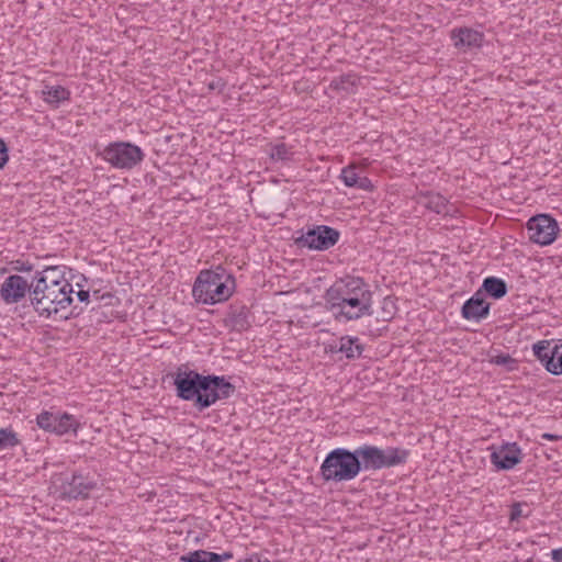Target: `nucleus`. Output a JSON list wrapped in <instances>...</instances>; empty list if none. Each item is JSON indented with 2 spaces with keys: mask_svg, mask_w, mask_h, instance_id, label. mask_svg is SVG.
I'll return each instance as SVG.
<instances>
[{
  "mask_svg": "<svg viewBox=\"0 0 562 562\" xmlns=\"http://www.w3.org/2000/svg\"><path fill=\"white\" fill-rule=\"evenodd\" d=\"M176 395L183 401L193 402V406L203 412L220 400L231 397L235 386L223 375H204L181 366L173 374Z\"/></svg>",
  "mask_w": 562,
  "mask_h": 562,
  "instance_id": "obj_1",
  "label": "nucleus"
},
{
  "mask_svg": "<svg viewBox=\"0 0 562 562\" xmlns=\"http://www.w3.org/2000/svg\"><path fill=\"white\" fill-rule=\"evenodd\" d=\"M236 288L235 278L222 266L202 270L198 274L192 294L198 303L214 305L227 301Z\"/></svg>",
  "mask_w": 562,
  "mask_h": 562,
  "instance_id": "obj_2",
  "label": "nucleus"
},
{
  "mask_svg": "<svg viewBox=\"0 0 562 562\" xmlns=\"http://www.w3.org/2000/svg\"><path fill=\"white\" fill-rule=\"evenodd\" d=\"M72 288H61L52 284L33 282L30 293V306L40 317L49 318L53 315H60L65 319L67 315H61L72 303Z\"/></svg>",
  "mask_w": 562,
  "mask_h": 562,
  "instance_id": "obj_3",
  "label": "nucleus"
},
{
  "mask_svg": "<svg viewBox=\"0 0 562 562\" xmlns=\"http://www.w3.org/2000/svg\"><path fill=\"white\" fill-rule=\"evenodd\" d=\"M360 474V464L353 450L335 448L329 451L319 467L324 482H349Z\"/></svg>",
  "mask_w": 562,
  "mask_h": 562,
  "instance_id": "obj_4",
  "label": "nucleus"
},
{
  "mask_svg": "<svg viewBox=\"0 0 562 562\" xmlns=\"http://www.w3.org/2000/svg\"><path fill=\"white\" fill-rule=\"evenodd\" d=\"M362 471H378L390 469L406 463L409 450L400 447L385 449L372 445H361L353 450Z\"/></svg>",
  "mask_w": 562,
  "mask_h": 562,
  "instance_id": "obj_5",
  "label": "nucleus"
},
{
  "mask_svg": "<svg viewBox=\"0 0 562 562\" xmlns=\"http://www.w3.org/2000/svg\"><path fill=\"white\" fill-rule=\"evenodd\" d=\"M53 488L61 501L87 499L98 488V482L80 471H67L53 476Z\"/></svg>",
  "mask_w": 562,
  "mask_h": 562,
  "instance_id": "obj_6",
  "label": "nucleus"
},
{
  "mask_svg": "<svg viewBox=\"0 0 562 562\" xmlns=\"http://www.w3.org/2000/svg\"><path fill=\"white\" fill-rule=\"evenodd\" d=\"M100 155L112 168L127 171L140 165L145 158L139 146L124 140L109 143Z\"/></svg>",
  "mask_w": 562,
  "mask_h": 562,
  "instance_id": "obj_7",
  "label": "nucleus"
},
{
  "mask_svg": "<svg viewBox=\"0 0 562 562\" xmlns=\"http://www.w3.org/2000/svg\"><path fill=\"white\" fill-rule=\"evenodd\" d=\"M372 292L348 297L341 302L325 305V310L331 313L334 319L339 323L357 321L363 316H372Z\"/></svg>",
  "mask_w": 562,
  "mask_h": 562,
  "instance_id": "obj_8",
  "label": "nucleus"
},
{
  "mask_svg": "<svg viewBox=\"0 0 562 562\" xmlns=\"http://www.w3.org/2000/svg\"><path fill=\"white\" fill-rule=\"evenodd\" d=\"M371 292L370 285L360 277L346 276L336 280L324 293L325 305Z\"/></svg>",
  "mask_w": 562,
  "mask_h": 562,
  "instance_id": "obj_9",
  "label": "nucleus"
},
{
  "mask_svg": "<svg viewBox=\"0 0 562 562\" xmlns=\"http://www.w3.org/2000/svg\"><path fill=\"white\" fill-rule=\"evenodd\" d=\"M340 233L330 226L318 225L308 228L295 239V244L301 248L312 250H327L335 246L339 240Z\"/></svg>",
  "mask_w": 562,
  "mask_h": 562,
  "instance_id": "obj_10",
  "label": "nucleus"
},
{
  "mask_svg": "<svg viewBox=\"0 0 562 562\" xmlns=\"http://www.w3.org/2000/svg\"><path fill=\"white\" fill-rule=\"evenodd\" d=\"M559 232L557 221L548 214H537L529 218V240L541 246L550 245Z\"/></svg>",
  "mask_w": 562,
  "mask_h": 562,
  "instance_id": "obj_11",
  "label": "nucleus"
},
{
  "mask_svg": "<svg viewBox=\"0 0 562 562\" xmlns=\"http://www.w3.org/2000/svg\"><path fill=\"white\" fill-rule=\"evenodd\" d=\"M36 423L40 428L56 435H65L69 431L76 432L79 423L74 415L68 413H52L44 411L36 417Z\"/></svg>",
  "mask_w": 562,
  "mask_h": 562,
  "instance_id": "obj_12",
  "label": "nucleus"
},
{
  "mask_svg": "<svg viewBox=\"0 0 562 562\" xmlns=\"http://www.w3.org/2000/svg\"><path fill=\"white\" fill-rule=\"evenodd\" d=\"M33 286V279L29 282L20 274H11L4 279L0 288V297L7 305L18 304L30 293Z\"/></svg>",
  "mask_w": 562,
  "mask_h": 562,
  "instance_id": "obj_13",
  "label": "nucleus"
},
{
  "mask_svg": "<svg viewBox=\"0 0 562 562\" xmlns=\"http://www.w3.org/2000/svg\"><path fill=\"white\" fill-rule=\"evenodd\" d=\"M450 38L457 49L467 52L469 49L479 48L484 41L483 33L471 27H456L450 32Z\"/></svg>",
  "mask_w": 562,
  "mask_h": 562,
  "instance_id": "obj_14",
  "label": "nucleus"
},
{
  "mask_svg": "<svg viewBox=\"0 0 562 562\" xmlns=\"http://www.w3.org/2000/svg\"><path fill=\"white\" fill-rule=\"evenodd\" d=\"M490 314V303L484 299L482 291H476L467 300L461 308V315L468 321L480 322Z\"/></svg>",
  "mask_w": 562,
  "mask_h": 562,
  "instance_id": "obj_15",
  "label": "nucleus"
},
{
  "mask_svg": "<svg viewBox=\"0 0 562 562\" xmlns=\"http://www.w3.org/2000/svg\"><path fill=\"white\" fill-rule=\"evenodd\" d=\"M491 462L499 470L513 469L520 462V449L516 443H507L491 453Z\"/></svg>",
  "mask_w": 562,
  "mask_h": 562,
  "instance_id": "obj_16",
  "label": "nucleus"
},
{
  "mask_svg": "<svg viewBox=\"0 0 562 562\" xmlns=\"http://www.w3.org/2000/svg\"><path fill=\"white\" fill-rule=\"evenodd\" d=\"M33 282L57 285L61 288H72L71 283L65 278V267L47 266L33 276Z\"/></svg>",
  "mask_w": 562,
  "mask_h": 562,
  "instance_id": "obj_17",
  "label": "nucleus"
},
{
  "mask_svg": "<svg viewBox=\"0 0 562 562\" xmlns=\"http://www.w3.org/2000/svg\"><path fill=\"white\" fill-rule=\"evenodd\" d=\"M225 325L232 330L241 333L250 327V313L244 304H233L225 318Z\"/></svg>",
  "mask_w": 562,
  "mask_h": 562,
  "instance_id": "obj_18",
  "label": "nucleus"
},
{
  "mask_svg": "<svg viewBox=\"0 0 562 562\" xmlns=\"http://www.w3.org/2000/svg\"><path fill=\"white\" fill-rule=\"evenodd\" d=\"M418 203L439 215H448L450 213L448 200L437 192H422Z\"/></svg>",
  "mask_w": 562,
  "mask_h": 562,
  "instance_id": "obj_19",
  "label": "nucleus"
},
{
  "mask_svg": "<svg viewBox=\"0 0 562 562\" xmlns=\"http://www.w3.org/2000/svg\"><path fill=\"white\" fill-rule=\"evenodd\" d=\"M339 179L348 188H355L363 191L373 190L371 180L368 177L359 176L355 166H347L342 168Z\"/></svg>",
  "mask_w": 562,
  "mask_h": 562,
  "instance_id": "obj_20",
  "label": "nucleus"
},
{
  "mask_svg": "<svg viewBox=\"0 0 562 562\" xmlns=\"http://www.w3.org/2000/svg\"><path fill=\"white\" fill-rule=\"evenodd\" d=\"M477 291H482L483 294L486 293L491 297L498 300L507 294V284L501 278L487 277L483 280V283Z\"/></svg>",
  "mask_w": 562,
  "mask_h": 562,
  "instance_id": "obj_21",
  "label": "nucleus"
},
{
  "mask_svg": "<svg viewBox=\"0 0 562 562\" xmlns=\"http://www.w3.org/2000/svg\"><path fill=\"white\" fill-rule=\"evenodd\" d=\"M42 95L45 102L57 108L59 103L69 100L70 91L61 86L46 85L42 90Z\"/></svg>",
  "mask_w": 562,
  "mask_h": 562,
  "instance_id": "obj_22",
  "label": "nucleus"
},
{
  "mask_svg": "<svg viewBox=\"0 0 562 562\" xmlns=\"http://www.w3.org/2000/svg\"><path fill=\"white\" fill-rule=\"evenodd\" d=\"M338 350L345 353L347 359H357L363 352V345L358 337L344 336L339 339Z\"/></svg>",
  "mask_w": 562,
  "mask_h": 562,
  "instance_id": "obj_23",
  "label": "nucleus"
},
{
  "mask_svg": "<svg viewBox=\"0 0 562 562\" xmlns=\"http://www.w3.org/2000/svg\"><path fill=\"white\" fill-rule=\"evenodd\" d=\"M267 154L269 155L270 159L273 162H283V164L293 160V156H294L292 146H289L285 143H278V144L269 145Z\"/></svg>",
  "mask_w": 562,
  "mask_h": 562,
  "instance_id": "obj_24",
  "label": "nucleus"
},
{
  "mask_svg": "<svg viewBox=\"0 0 562 562\" xmlns=\"http://www.w3.org/2000/svg\"><path fill=\"white\" fill-rule=\"evenodd\" d=\"M554 351V346L551 347L550 341L542 340L538 344L533 345V352L535 356L538 358V360L544 366V368L548 370V361L551 360L555 361V357H553L552 352Z\"/></svg>",
  "mask_w": 562,
  "mask_h": 562,
  "instance_id": "obj_25",
  "label": "nucleus"
},
{
  "mask_svg": "<svg viewBox=\"0 0 562 562\" xmlns=\"http://www.w3.org/2000/svg\"><path fill=\"white\" fill-rule=\"evenodd\" d=\"M20 445L19 435L12 427L0 428V450L12 449Z\"/></svg>",
  "mask_w": 562,
  "mask_h": 562,
  "instance_id": "obj_26",
  "label": "nucleus"
},
{
  "mask_svg": "<svg viewBox=\"0 0 562 562\" xmlns=\"http://www.w3.org/2000/svg\"><path fill=\"white\" fill-rule=\"evenodd\" d=\"M356 86V77L350 74L341 75L334 78L330 81V89L337 91L352 92V88Z\"/></svg>",
  "mask_w": 562,
  "mask_h": 562,
  "instance_id": "obj_27",
  "label": "nucleus"
},
{
  "mask_svg": "<svg viewBox=\"0 0 562 562\" xmlns=\"http://www.w3.org/2000/svg\"><path fill=\"white\" fill-rule=\"evenodd\" d=\"M217 558L214 557V552L205 550H195L187 554L181 555L180 561L182 562H215Z\"/></svg>",
  "mask_w": 562,
  "mask_h": 562,
  "instance_id": "obj_28",
  "label": "nucleus"
},
{
  "mask_svg": "<svg viewBox=\"0 0 562 562\" xmlns=\"http://www.w3.org/2000/svg\"><path fill=\"white\" fill-rule=\"evenodd\" d=\"M553 357H555V361H548V372L559 375L562 374V342L554 345V351L552 352Z\"/></svg>",
  "mask_w": 562,
  "mask_h": 562,
  "instance_id": "obj_29",
  "label": "nucleus"
},
{
  "mask_svg": "<svg viewBox=\"0 0 562 562\" xmlns=\"http://www.w3.org/2000/svg\"><path fill=\"white\" fill-rule=\"evenodd\" d=\"M395 310L396 306L394 299L391 296L384 297L382 302V319L391 321L395 314Z\"/></svg>",
  "mask_w": 562,
  "mask_h": 562,
  "instance_id": "obj_30",
  "label": "nucleus"
},
{
  "mask_svg": "<svg viewBox=\"0 0 562 562\" xmlns=\"http://www.w3.org/2000/svg\"><path fill=\"white\" fill-rule=\"evenodd\" d=\"M9 148L5 142L0 138V167H4L9 160Z\"/></svg>",
  "mask_w": 562,
  "mask_h": 562,
  "instance_id": "obj_31",
  "label": "nucleus"
},
{
  "mask_svg": "<svg viewBox=\"0 0 562 562\" xmlns=\"http://www.w3.org/2000/svg\"><path fill=\"white\" fill-rule=\"evenodd\" d=\"M13 269L18 272H31L33 270V265L27 261L16 260Z\"/></svg>",
  "mask_w": 562,
  "mask_h": 562,
  "instance_id": "obj_32",
  "label": "nucleus"
},
{
  "mask_svg": "<svg viewBox=\"0 0 562 562\" xmlns=\"http://www.w3.org/2000/svg\"><path fill=\"white\" fill-rule=\"evenodd\" d=\"M521 504L520 503H515L513 504L512 506V509H510V515H509V518L512 521L518 519L520 516H521Z\"/></svg>",
  "mask_w": 562,
  "mask_h": 562,
  "instance_id": "obj_33",
  "label": "nucleus"
},
{
  "mask_svg": "<svg viewBox=\"0 0 562 562\" xmlns=\"http://www.w3.org/2000/svg\"><path fill=\"white\" fill-rule=\"evenodd\" d=\"M224 87L225 82L222 79L212 80L207 83L209 90H218L221 92Z\"/></svg>",
  "mask_w": 562,
  "mask_h": 562,
  "instance_id": "obj_34",
  "label": "nucleus"
},
{
  "mask_svg": "<svg viewBox=\"0 0 562 562\" xmlns=\"http://www.w3.org/2000/svg\"><path fill=\"white\" fill-rule=\"evenodd\" d=\"M238 562H270L268 559H263L258 554L249 555L245 559L239 560Z\"/></svg>",
  "mask_w": 562,
  "mask_h": 562,
  "instance_id": "obj_35",
  "label": "nucleus"
},
{
  "mask_svg": "<svg viewBox=\"0 0 562 562\" xmlns=\"http://www.w3.org/2000/svg\"><path fill=\"white\" fill-rule=\"evenodd\" d=\"M214 557L217 558L215 562H224L231 560L233 558V553L231 551H226L221 554L214 552Z\"/></svg>",
  "mask_w": 562,
  "mask_h": 562,
  "instance_id": "obj_36",
  "label": "nucleus"
},
{
  "mask_svg": "<svg viewBox=\"0 0 562 562\" xmlns=\"http://www.w3.org/2000/svg\"><path fill=\"white\" fill-rule=\"evenodd\" d=\"M77 297L80 302L89 303L90 293L86 290H79L77 292Z\"/></svg>",
  "mask_w": 562,
  "mask_h": 562,
  "instance_id": "obj_37",
  "label": "nucleus"
},
{
  "mask_svg": "<svg viewBox=\"0 0 562 562\" xmlns=\"http://www.w3.org/2000/svg\"><path fill=\"white\" fill-rule=\"evenodd\" d=\"M551 557L554 562H562V548L552 550Z\"/></svg>",
  "mask_w": 562,
  "mask_h": 562,
  "instance_id": "obj_38",
  "label": "nucleus"
},
{
  "mask_svg": "<svg viewBox=\"0 0 562 562\" xmlns=\"http://www.w3.org/2000/svg\"><path fill=\"white\" fill-rule=\"evenodd\" d=\"M542 438L548 439V440H558V439H562V436L553 435V434H543Z\"/></svg>",
  "mask_w": 562,
  "mask_h": 562,
  "instance_id": "obj_39",
  "label": "nucleus"
},
{
  "mask_svg": "<svg viewBox=\"0 0 562 562\" xmlns=\"http://www.w3.org/2000/svg\"><path fill=\"white\" fill-rule=\"evenodd\" d=\"M338 346H339V344H338V345H330V346H329V351H330L331 353L339 352V350H338Z\"/></svg>",
  "mask_w": 562,
  "mask_h": 562,
  "instance_id": "obj_40",
  "label": "nucleus"
},
{
  "mask_svg": "<svg viewBox=\"0 0 562 562\" xmlns=\"http://www.w3.org/2000/svg\"><path fill=\"white\" fill-rule=\"evenodd\" d=\"M506 361H507V357H503V356H502V357H498V358H497V361H496V362H497V363H505Z\"/></svg>",
  "mask_w": 562,
  "mask_h": 562,
  "instance_id": "obj_41",
  "label": "nucleus"
},
{
  "mask_svg": "<svg viewBox=\"0 0 562 562\" xmlns=\"http://www.w3.org/2000/svg\"><path fill=\"white\" fill-rule=\"evenodd\" d=\"M3 167H0V169H2Z\"/></svg>",
  "mask_w": 562,
  "mask_h": 562,
  "instance_id": "obj_42",
  "label": "nucleus"
}]
</instances>
